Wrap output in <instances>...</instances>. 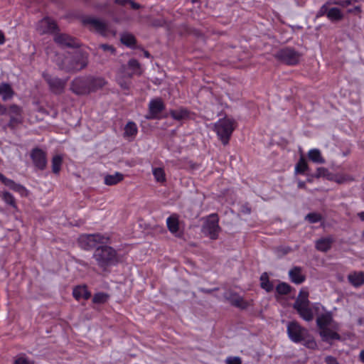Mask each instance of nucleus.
<instances>
[{"label":"nucleus","instance_id":"obj_1","mask_svg":"<svg viewBox=\"0 0 364 364\" xmlns=\"http://www.w3.org/2000/svg\"><path fill=\"white\" fill-rule=\"evenodd\" d=\"M105 84L106 82L102 77L80 76L72 80L70 90L77 95H87L102 88Z\"/></svg>","mask_w":364,"mask_h":364},{"label":"nucleus","instance_id":"obj_2","mask_svg":"<svg viewBox=\"0 0 364 364\" xmlns=\"http://www.w3.org/2000/svg\"><path fill=\"white\" fill-rule=\"evenodd\" d=\"M93 258L102 271H107L109 267L119 262L117 251L107 245L96 247L93 253Z\"/></svg>","mask_w":364,"mask_h":364},{"label":"nucleus","instance_id":"obj_3","mask_svg":"<svg viewBox=\"0 0 364 364\" xmlns=\"http://www.w3.org/2000/svg\"><path fill=\"white\" fill-rule=\"evenodd\" d=\"M293 308L297 311L301 318L306 321H311L314 319L313 308L310 306L309 300V292L301 290Z\"/></svg>","mask_w":364,"mask_h":364},{"label":"nucleus","instance_id":"obj_4","mask_svg":"<svg viewBox=\"0 0 364 364\" xmlns=\"http://www.w3.org/2000/svg\"><path fill=\"white\" fill-rule=\"evenodd\" d=\"M236 126V122L230 118L220 119L215 123V131L223 145H227L229 143Z\"/></svg>","mask_w":364,"mask_h":364},{"label":"nucleus","instance_id":"obj_5","mask_svg":"<svg viewBox=\"0 0 364 364\" xmlns=\"http://www.w3.org/2000/svg\"><path fill=\"white\" fill-rule=\"evenodd\" d=\"M59 68L65 72H77L87 65V62L80 55L65 56L58 63Z\"/></svg>","mask_w":364,"mask_h":364},{"label":"nucleus","instance_id":"obj_6","mask_svg":"<svg viewBox=\"0 0 364 364\" xmlns=\"http://www.w3.org/2000/svg\"><path fill=\"white\" fill-rule=\"evenodd\" d=\"M218 221V215L211 214L203 225L202 232L212 240H215L218 237L220 230Z\"/></svg>","mask_w":364,"mask_h":364},{"label":"nucleus","instance_id":"obj_7","mask_svg":"<svg viewBox=\"0 0 364 364\" xmlns=\"http://www.w3.org/2000/svg\"><path fill=\"white\" fill-rule=\"evenodd\" d=\"M308 333V330L302 327L296 321L289 322L287 325L288 336L294 343H300L306 340Z\"/></svg>","mask_w":364,"mask_h":364},{"label":"nucleus","instance_id":"obj_8","mask_svg":"<svg viewBox=\"0 0 364 364\" xmlns=\"http://www.w3.org/2000/svg\"><path fill=\"white\" fill-rule=\"evenodd\" d=\"M85 26H87L90 31H94L102 36H107L109 31L108 23L102 20L93 18L87 17L82 20Z\"/></svg>","mask_w":364,"mask_h":364},{"label":"nucleus","instance_id":"obj_9","mask_svg":"<svg viewBox=\"0 0 364 364\" xmlns=\"http://www.w3.org/2000/svg\"><path fill=\"white\" fill-rule=\"evenodd\" d=\"M109 238L100 234L82 235L80 238L81 246L85 250L95 247L99 244H105Z\"/></svg>","mask_w":364,"mask_h":364},{"label":"nucleus","instance_id":"obj_10","mask_svg":"<svg viewBox=\"0 0 364 364\" xmlns=\"http://www.w3.org/2000/svg\"><path fill=\"white\" fill-rule=\"evenodd\" d=\"M276 58L287 65H294L299 62L300 54L292 48H285L277 52Z\"/></svg>","mask_w":364,"mask_h":364},{"label":"nucleus","instance_id":"obj_11","mask_svg":"<svg viewBox=\"0 0 364 364\" xmlns=\"http://www.w3.org/2000/svg\"><path fill=\"white\" fill-rule=\"evenodd\" d=\"M30 157L34 166L41 171L47 167V153L39 147H35L30 152Z\"/></svg>","mask_w":364,"mask_h":364},{"label":"nucleus","instance_id":"obj_12","mask_svg":"<svg viewBox=\"0 0 364 364\" xmlns=\"http://www.w3.org/2000/svg\"><path fill=\"white\" fill-rule=\"evenodd\" d=\"M43 77L53 93L55 95H60L64 92L68 78L61 79L58 77H53L48 74L43 75Z\"/></svg>","mask_w":364,"mask_h":364},{"label":"nucleus","instance_id":"obj_13","mask_svg":"<svg viewBox=\"0 0 364 364\" xmlns=\"http://www.w3.org/2000/svg\"><path fill=\"white\" fill-rule=\"evenodd\" d=\"M164 109L165 105L161 98L153 99L149 102V112L146 118L147 119H159L161 112Z\"/></svg>","mask_w":364,"mask_h":364},{"label":"nucleus","instance_id":"obj_14","mask_svg":"<svg viewBox=\"0 0 364 364\" xmlns=\"http://www.w3.org/2000/svg\"><path fill=\"white\" fill-rule=\"evenodd\" d=\"M316 324L319 330L331 326L335 330L339 329V326L333 321L332 314L326 312L318 316L316 318Z\"/></svg>","mask_w":364,"mask_h":364},{"label":"nucleus","instance_id":"obj_15","mask_svg":"<svg viewBox=\"0 0 364 364\" xmlns=\"http://www.w3.org/2000/svg\"><path fill=\"white\" fill-rule=\"evenodd\" d=\"M56 43L63 47L77 48L79 42L75 38L65 33L56 34L54 37Z\"/></svg>","mask_w":364,"mask_h":364},{"label":"nucleus","instance_id":"obj_16","mask_svg":"<svg viewBox=\"0 0 364 364\" xmlns=\"http://www.w3.org/2000/svg\"><path fill=\"white\" fill-rule=\"evenodd\" d=\"M40 34L53 33L58 29L55 22L50 18H44L41 20L36 28Z\"/></svg>","mask_w":364,"mask_h":364},{"label":"nucleus","instance_id":"obj_17","mask_svg":"<svg viewBox=\"0 0 364 364\" xmlns=\"http://www.w3.org/2000/svg\"><path fill=\"white\" fill-rule=\"evenodd\" d=\"M225 297L230 303L231 305L235 307L245 309L248 306L247 302L245 301L243 298L237 293H227L225 294Z\"/></svg>","mask_w":364,"mask_h":364},{"label":"nucleus","instance_id":"obj_18","mask_svg":"<svg viewBox=\"0 0 364 364\" xmlns=\"http://www.w3.org/2000/svg\"><path fill=\"white\" fill-rule=\"evenodd\" d=\"M337 330L331 329L329 327L319 330V335L323 341L331 343L333 340H340L341 336L336 332Z\"/></svg>","mask_w":364,"mask_h":364},{"label":"nucleus","instance_id":"obj_19","mask_svg":"<svg viewBox=\"0 0 364 364\" xmlns=\"http://www.w3.org/2000/svg\"><path fill=\"white\" fill-rule=\"evenodd\" d=\"M334 239L332 236L321 237L316 241L315 247L320 252H326L331 248Z\"/></svg>","mask_w":364,"mask_h":364},{"label":"nucleus","instance_id":"obj_20","mask_svg":"<svg viewBox=\"0 0 364 364\" xmlns=\"http://www.w3.org/2000/svg\"><path fill=\"white\" fill-rule=\"evenodd\" d=\"M289 276L292 282L300 284L304 282L306 277L302 274V268L300 267H294L289 272Z\"/></svg>","mask_w":364,"mask_h":364},{"label":"nucleus","instance_id":"obj_21","mask_svg":"<svg viewBox=\"0 0 364 364\" xmlns=\"http://www.w3.org/2000/svg\"><path fill=\"white\" fill-rule=\"evenodd\" d=\"M168 230L172 233L178 236L179 231V216L176 213L172 214L166 220Z\"/></svg>","mask_w":364,"mask_h":364},{"label":"nucleus","instance_id":"obj_22","mask_svg":"<svg viewBox=\"0 0 364 364\" xmlns=\"http://www.w3.org/2000/svg\"><path fill=\"white\" fill-rule=\"evenodd\" d=\"M348 280L354 287H359L364 284V272H353L348 275Z\"/></svg>","mask_w":364,"mask_h":364},{"label":"nucleus","instance_id":"obj_23","mask_svg":"<svg viewBox=\"0 0 364 364\" xmlns=\"http://www.w3.org/2000/svg\"><path fill=\"white\" fill-rule=\"evenodd\" d=\"M15 92L11 85L7 82H1L0 84V97L3 101H7L14 97Z\"/></svg>","mask_w":364,"mask_h":364},{"label":"nucleus","instance_id":"obj_24","mask_svg":"<svg viewBox=\"0 0 364 364\" xmlns=\"http://www.w3.org/2000/svg\"><path fill=\"white\" fill-rule=\"evenodd\" d=\"M124 180V175L119 172L114 174H107L104 178V183L107 186H114Z\"/></svg>","mask_w":364,"mask_h":364},{"label":"nucleus","instance_id":"obj_25","mask_svg":"<svg viewBox=\"0 0 364 364\" xmlns=\"http://www.w3.org/2000/svg\"><path fill=\"white\" fill-rule=\"evenodd\" d=\"M73 295L77 300H80L81 299H88L91 294L86 286H77L73 289Z\"/></svg>","mask_w":364,"mask_h":364},{"label":"nucleus","instance_id":"obj_26","mask_svg":"<svg viewBox=\"0 0 364 364\" xmlns=\"http://www.w3.org/2000/svg\"><path fill=\"white\" fill-rule=\"evenodd\" d=\"M343 14L340 9L337 7H328L327 18L331 22L340 21L343 18Z\"/></svg>","mask_w":364,"mask_h":364},{"label":"nucleus","instance_id":"obj_27","mask_svg":"<svg viewBox=\"0 0 364 364\" xmlns=\"http://www.w3.org/2000/svg\"><path fill=\"white\" fill-rule=\"evenodd\" d=\"M189 114V110L183 107H181L178 109H171L170 111L171 117L178 121L188 118Z\"/></svg>","mask_w":364,"mask_h":364},{"label":"nucleus","instance_id":"obj_28","mask_svg":"<svg viewBox=\"0 0 364 364\" xmlns=\"http://www.w3.org/2000/svg\"><path fill=\"white\" fill-rule=\"evenodd\" d=\"M0 196H1L2 200L7 205H9L15 210H18V206L16 204V199L11 193L8 191H3Z\"/></svg>","mask_w":364,"mask_h":364},{"label":"nucleus","instance_id":"obj_29","mask_svg":"<svg viewBox=\"0 0 364 364\" xmlns=\"http://www.w3.org/2000/svg\"><path fill=\"white\" fill-rule=\"evenodd\" d=\"M63 157L60 155H55L52 158L51 160V168L52 172L55 174L58 175L60 170L61 166L63 164Z\"/></svg>","mask_w":364,"mask_h":364},{"label":"nucleus","instance_id":"obj_30","mask_svg":"<svg viewBox=\"0 0 364 364\" xmlns=\"http://www.w3.org/2000/svg\"><path fill=\"white\" fill-rule=\"evenodd\" d=\"M6 186H8L11 190L18 192L21 196H27L28 191L26 188L22 185L16 183L14 181L11 179H9Z\"/></svg>","mask_w":364,"mask_h":364},{"label":"nucleus","instance_id":"obj_31","mask_svg":"<svg viewBox=\"0 0 364 364\" xmlns=\"http://www.w3.org/2000/svg\"><path fill=\"white\" fill-rule=\"evenodd\" d=\"M308 156L311 161L317 164H324L325 159L321 156V151L317 149H311L308 153Z\"/></svg>","mask_w":364,"mask_h":364},{"label":"nucleus","instance_id":"obj_32","mask_svg":"<svg viewBox=\"0 0 364 364\" xmlns=\"http://www.w3.org/2000/svg\"><path fill=\"white\" fill-rule=\"evenodd\" d=\"M138 129L136 124L133 122H129L124 127V136L127 137H134L137 134Z\"/></svg>","mask_w":364,"mask_h":364},{"label":"nucleus","instance_id":"obj_33","mask_svg":"<svg viewBox=\"0 0 364 364\" xmlns=\"http://www.w3.org/2000/svg\"><path fill=\"white\" fill-rule=\"evenodd\" d=\"M121 42L127 46H133L136 44L135 37L128 33H124L121 36Z\"/></svg>","mask_w":364,"mask_h":364},{"label":"nucleus","instance_id":"obj_34","mask_svg":"<svg viewBox=\"0 0 364 364\" xmlns=\"http://www.w3.org/2000/svg\"><path fill=\"white\" fill-rule=\"evenodd\" d=\"M128 66L133 70L132 74L129 75V77L131 78L134 74L141 75L140 64L136 59H131L128 62Z\"/></svg>","mask_w":364,"mask_h":364},{"label":"nucleus","instance_id":"obj_35","mask_svg":"<svg viewBox=\"0 0 364 364\" xmlns=\"http://www.w3.org/2000/svg\"><path fill=\"white\" fill-rule=\"evenodd\" d=\"M153 175L157 182L164 183L166 181V174L162 168H154Z\"/></svg>","mask_w":364,"mask_h":364},{"label":"nucleus","instance_id":"obj_36","mask_svg":"<svg viewBox=\"0 0 364 364\" xmlns=\"http://www.w3.org/2000/svg\"><path fill=\"white\" fill-rule=\"evenodd\" d=\"M354 178L348 174L336 173L334 182L338 184H343L353 181Z\"/></svg>","mask_w":364,"mask_h":364},{"label":"nucleus","instance_id":"obj_37","mask_svg":"<svg viewBox=\"0 0 364 364\" xmlns=\"http://www.w3.org/2000/svg\"><path fill=\"white\" fill-rule=\"evenodd\" d=\"M309 166L308 164L304 159V158L301 157L296 165L295 171L297 173H304L307 169Z\"/></svg>","mask_w":364,"mask_h":364},{"label":"nucleus","instance_id":"obj_38","mask_svg":"<svg viewBox=\"0 0 364 364\" xmlns=\"http://www.w3.org/2000/svg\"><path fill=\"white\" fill-rule=\"evenodd\" d=\"M276 291L280 295H287L291 291V286L287 283L282 282L277 286Z\"/></svg>","mask_w":364,"mask_h":364},{"label":"nucleus","instance_id":"obj_39","mask_svg":"<svg viewBox=\"0 0 364 364\" xmlns=\"http://www.w3.org/2000/svg\"><path fill=\"white\" fill-rule=\"evenodd\" d=\"M109 298V295L106 293L99 292L94 295L92 298L93 303L95 304H104Z\"/></svg>","mask_w":364,"mask_h":364},{"label":"nucleus","instance_id":"obj_40","mask_svg":"<svg viewBox=\"0 0 364 364\" xmlns=\"http://www.w3.org/2000/svg\"><path fill=\"white\" fill-rule=\"evenodd\" d=\"M261 287L265 289L267 292H270L273 290V284L269 281L267 277L264 275L261 276Z\"/></svg>","mask_w":364,"mask_h":364},{"label":"nucleus","instance_id":"obj_41","mask_svg":"<svg viewBox=\"0 0 364 364\" xmlns=\"http://www.w3.org/2000/svg\"><path fill=\"white\" fill-rule=\"evenodd\" d=\"M305 219L310 223H316L322 220V216L320 213H310L306 215Z\"/></svg>","mask_w":364,"mask_h":364},{"label":"nucleus","instance_id":"obj_42","mask_svg":"<svg viewBox=\"0 0 364 364\" xmlns=\"http://www.w3.org/2000/svg\"><path fill=\"white\" fill-rule=\"evenodd\" d=\"M328 4L346 8L353 4V0H328Z\"/></svg>","mask_w":364,"mask_h":364},{"label":"nucleus","instance_id":"obj_43","mask_svg":"<svg viewBox=\"0 0 364 364\" xmlns=\"http://www.w3.org/2000/svg\"><path fill=\"white\" fill-rule=\"evenodd\" d=\"M304 345L310 349H314L316 348L317 345L315 341V340L309 335V333H307V337L306 340L303 341Z\"/></svg>","mask_w":364,"mask_h":364},{"label":"nucleus","instance_id":"obj_44","mask_svg":"<svg viewBox=\"0 0 364 364\" xmlns=\"http://www.w3.org/2000/svg\"><path fill=\"white\" fill-rule=\"evenodd\" d=\"M329 6H331V5H330V4H328V1H327L323 6H321L319 10L316 13V17L318 18H320L325 15L327 16Z\"/></svg>","mask_w":364,"mask_h":364},{"label":"nucleus","instance_id":"obj_45","mask_svg":"<svg viewBox=\"0 0 364 364\" xmlns=\"http://www.w3.org/2000/svg\"><path fill=\"white\" fill-rule=\"evenodd\" d=\"M328 173V170L324 167H319L316 169V173L314 174V177L316 178L323 177L326 178Z\"/></svg>","mask_w":364,"mask_h":364},{"label":"nucleus","instance_id":"obj_46","mask_svg":"<svg viewBox=\"0 0 364 364\" xmlns=\"http://www.w3.org/2000/svg\"><path fill=\"white\" fill-rule=\"evenodd\" d=\"M9 110H10V112L12 114H15L16 116L21 115V112H22L21 108L19 106L16 105H11L9 107Z\"/></svg>","mask_w":364,"mask_h":364},{"label":"nucleus","instance_id":"obj_47","mask_svg":"<svg viewBox=\"0 0 364 364\" xmlns=\"http://www.w3.org/2000/svg\"><path fill=\"white\" fill-rule=\"evenodd\" d=\"M118 83L124 90H129L131 87V81L129 80L128 81H125L123 79H120L118 80Z\"/></svg>","mask_w":364,"mask_h":364},{"label":"nucleus","instance_id":"obj_48","mask_svg":"<svg viewBox=\"0 0 364 364\" xmlns=\"http://www.w3.org/2000/svg\"><path fill=\"white\" fill-rule=\"evenodd\" d=\"M226 364H241L242 360L240 357H228L225 360Z\"/></svg>","mask_w":364,"mask_h":364},{"label":"nucleus","instance_id":"obj_49","mask_svg":"<svg viewBox=\"0 0 364 364\" xmlns=\"http://www.w3.org/2000/svg\"><path fill=\"white\" fill-rule=\"evenodd\" d=\"M151 24L154 27H162L166 24V21L164 18L154 19L151 21Z\"/></svg>","mask_w":364,"mask_h":364},{"label":"nucleus","instance_id":"obj_50","mask_svg":"<svg viewBox=\"0 0 364 364\" xmlns=\"http://www.w3.org/2000/svg\"><path fill=\"white\" fill-rule=\"evenodd\" d=\"M100 48H102L105 51H109L112 54L114 55L116 52V49L110 45L108 44H101L100 45Z\"/></svg>","mask_w":364,"mask_h":364},{"label":"nucleus","instance_id":"obj_51","mask_svg":"<svg viewBox=\"0 0 364 364\" xmlns=\"http://www.w3.org/2000/svg\"><path fill=\"white\" fill-rule=\"evenodd\" d=\"M324 360L326 364H341L338 360L332 355L326 356Z\"/></svg>","mask_w":364,"mask_h":364},{"label":"nucleus","instance_id":"obj_52","mask_svg":"<svg viewBox=\"0 0 364 364\" xmlns=\"http://www.w3.org/2000/svg\"><path fill=\"white\" fill-rule=\"evenodd\" d=\"M291 250L289 247H279L277 248V252L281 255H285Z\"/></svg>","mask_w":364,"mask_h":364},{"label":"nucleus","instance_id":"obj_53","mask_svg":"<svg viewBox=\"0 0 364 364\" xmlns=\"http://www.w3.org/2000/svg\"><path fill=\"white\" fill-rule=\"evenodd\" d=\"M14 364H29V360L25 357H18L14 360Z\"/></svg>","mask_w":364,"mask_h":364},{"label":"nucleus","instance_id":"obj_54","mask_svg":"<svg viewBox=\"0 0 364 364\" xmlns=\"http://www.w3.org/2000/svg\"><path fill=\"white\" fill-rule=\"evenodd\" d=\"M19 122H20V121L17 118H16L15 117L11 116L10 117V120H9V122L8 124V126L13 129V128H14L15 124H18Z\"/></svg>","mask_w":364,"mask_h":364},{"label":"nucleus","instance_id":"obj_55","mask_svg":"<svg viewBox=\"0 0 364 364\" xmlns=\"http://www.w3.org/2000/svg\"><path fill=\"white\" fill-rule=\"evenodd\" d=\"M347 12L349 14H352V13L360 14L361 12V8L360 6H356L353 9H348Z\"/></svg>","mask_w":364,"mask_h":364},{"label":"nucleus","instance_id":"obj_56","mask_svg":"<svg viewBox=\"0 0 364 364\" xmlns=\"http://www.w3.org/2000/svg\"><path fill=\"white\" fill-rule=\"evenodd\" d=\"M335 176H336V174L334 173H330L328 171V174L326 175V178L328 181H335Z\"/></svg>","mask_w":364,"mask_h":364},{"label":"nucleus","instance_id":"obj_57","mask_svg":"<svg viewBox=\"0 0 364 364\" xmlns=\"http://www.w3.org/2000/svg\"><path fill=\"white\" fill-rule=\"evenodd\" d=\"M218 289V288H215L213 289H208L201 288V289H200V291L201 292H203V293H205V294H210L213 291H216Z\"/></svg>","mask_w":364,"mask_h":364},{"label":"nucleus","instance_id":"obj_58","mask_svg":"<svg viewBox=\"0 0 364 364\" xmlns=\"http://www.w3.org/2000/svg\"><path fill=\"white\" fill-rule=\"evenodd\" d=\"M9 178L4 176L1 173H0V181L6 186L7 181Z\"/></svg>","mask_w":364,"mask_h":364},{"label":"nucleus","instance_id":"obj_59","mask_svg":"<svg viewBox=\"0 0 364 364\" xmlns=\"http://www.w3.org/2000/svg\"><path fill=\"white\" fill-rule=\"evenodd\" d=\"M6 113V107L0 103V115H4Z\"/></svg>","mask_w":364,"mask_h":364},{"label":"nucleus","instance_id":"obj_60","mask_svg":"<svg viewBox=\"0 0 364 364\" xmlns=\"http://www.w3.org/2000/svg\"><path fill=\"white\" fill-rule=\"evenodd\" d=\"M130 4H131L132 8L134 9H138L141 7L140 4H139L134 1H130Z\"/></svg>","mask_w":364,"mask_h":364},{"label":"nucleus","instance_id":"obj_61","mask_svg":"<svg viewBox=\"0 0 364 364\" xmlns=\"http://www.w3.org/2000/svg\"><path fill=\"white\" fill-rule=\"evenodd\" d=\"M4 42H5L4 34L1 31H0V45L4 43Z\"/></svg>","mask_w":364,"mask_h":364},{"label":"nucleus","instance_id":"obj_62","mask_svg":"<svg viewBox=\"0 0 364 364\" xmlns=\"http://www.w3.org/2000/svg\"><path fill=\"white\" fill-rule=\"evenodd\" d=\"M298 187L299 188H306V186L305 182L304 181H299L298 183Z\"/></svg>","mask_w":364,"mask_h":364},{"label":"nucleus","instance_id":"obj_63","mask_svg":"<svg viewBox=\"0 0 364 364\" xmlns=\"http://www.w3.org/2000/svg\"><path fill=\"white\" fill-rule=\"evenodd\" d=\"M360 359L362 362L364 363V350H361L360 353Z\"/></svg>","mask_w":364,"mask_h":364},{"label":"nucleus","instance_id":"obj_64","mask_svg":"<svg viewBox=\"0 0 364 364\" xmlns=\"http://www.w3.org/2000/svg\"><path fill=\"white\" fill-rule=\"evenodd\" d=\"M358 216L360 218V219L362 221H364V212H360V213H358Z\"/></svg>","mask_w":364,"mask_h":364}]
</instances>
